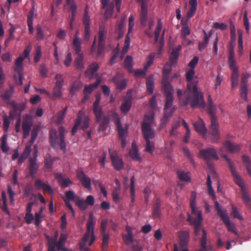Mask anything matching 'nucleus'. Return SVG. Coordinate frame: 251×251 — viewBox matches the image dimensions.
<instances>
[{
	"label": "nucleus",
	"instance_id": "nucleus-1",
	"mask_svg": "<svg viewBox=\"0 0 251 251\" xmlns=\"http://www.w3.org/2000/svg\"><path fill=\"white\" fill-rule=\"evenodd\" d=\"M194 74L195 71L193 69H190L187 72L186 78L188 82L187 89L183 94L180 89L177 90L179 102L181 105L187 106L190 103L192 108L199 106L200 108H204L205 102L203 94L198 90L197 83L192 82Z\"/></svg>",
	"mask_w": 251,
	"mask_h": 251
},
{
	"label": "nucleus",
	"instance_id": "nucleus-36",
	"mask_svg": "<svg viewBox=\"0 0 251 251\" xmlns=\"http://www.w3.org/2000/svg\"><path fill=\"white\" fill-rule=\"evenodd\" d=\"M161 201L159 198H157L153 208L152 216L153 218H159L161 214Z\"/></svg>",
	"mask_w": 251,
	"mask_h": 251
},
{
	"label": "nucleus",
	"instance_id": "nucleus-55",
	"mask_svg": "<svg viewBox=\"0 0 251 251\" xmlns=\"http://www.w3.org/2000/svg\"><path fill=\"white\" fill-rule=\"evenodd\" d=\"M130 195H131V202L133 203L135 201V190H134V181L135 178L134 176H133L131 178L130 180Z\"/></svg>",
	"mask_w": 251,
	"mask_h": 251
},
{
	"label": "nucleus",
	"instance_id": "nucleus-7",
	"mask_svg": "<svg viewBox=\"0 0 251 251\" xmlns=\"http://www.w3.org/2000/svg\"><path fill=\"white\" fill-rule=\"evenodd\" d=\"M90 119L85 112L83 111H79L78 112L77 118L75 122V124L72 129V134L74 135L79 126L82 129L87 128L89 126Z\"/></svg>",
	"mask_w": 251,
	"mask_h": 251
},
{
	"label": "nucleus",
	"instance_id": "nucleus-42",
	"mask_svg": "<svg viewBox=\"0 0 251 251\" xmlns=\"http://www.w3.org/2000/svg\"><path fill=\"white\" fill-rule=\"evenodd\" d=\"M189 3L191 5V7L187 13V17L191 18L194 16L197 10V0H190Z\"/></svg>",
	"mask_w": 251,
	"mask_h": 251
},
{
	"label": "nucleus",
	"instance_id": "nucleus-6",
	"mask_svg": "<svg viewBox=\"0 0 251 251\" xmlns=\"http://www.w3.org/2000/svg\"><path fill=\"white\" fill-rule=\"evenodd\" d=\"M96 221L94 220V216L90 214L86 225L87 231L82 238L83 244H81L80 247L83 248L85 244L89 241V246H91L95 240L94 235V226Z\"/></svg>",
	"mask_w": 251,
	"mask_h": 251
},
{
	"label": "nucleus",
	"instance_id": "nucleus-56",
	"mask_svg": "<svg viewBox=\"0 0 251 251\" xmlns=\"http://www.w3.org/2000/svg\"><path fill=\"white\" fill-rule=\"evenodd\" d=\"M180 122L179 121H176L173 123L172 125V128L170 131V135L171 136L176 137L177 134L176 131L179 127Z\"/></svg>",
	"mask_w": 251,
	"mask_h": 251
},
{
	"label": "nucleus",
	"instance_id": "nucleus-63",
	"mask_svg": "<svg viewBox=\"0 0 251 251\" xmlns=\"http://www.w3.org/2000/svg\"><path fill=\"white\" fill-rule=\"evenodd\" d=\"M129 155L133 159L137 161L140 160V157L138 152V150L136 148L130 150L129 152Z\"/></svg>",
	"mask_w": 251,
	"mask_h": 251
},
{
	"label": "nucleus",
	"instance_id": "nucleus-41",
	"mask_svg": "<svg viewBox=\"0 0 251 251\" xmlns=\"http://www.w3.org/2000/svg\"><path fill=\"white\" fill-rule=\"evenodd\" d=\"M189 3L191 5V7L187 13V17L191 18L194 16L197 10V0H190Z\"/></svg>",
	"mask_w": 251,
	"mask_h": 251
},
{
	"label": "nucleus",
	"instance_id": "nucleus-28",
	"mask_svg": "<svg viewBox=\"0 0 251 251\" xmlns=\"http://www.w3.org/2000/svg\"><path fill=\"white\" fill-rule=\"evenodd\" d=\"M224 147L230 153L238 152L241 149V147L239 144L232 143L229 141H226L225 143Z\"/></svg>",
	"mask_w": 251,
	"mask_h": 251
},
{
	"label": "nucleus",
	"instance_id": "nucleus-58",
	"mask_svg": "<svg viewBox=\"0 0 251 251\" xmlns=\"http://www.w3.org/2000/svg\"><path fill=\"white\" fill-rule=\"evenodd\" d=\"M191 32L190 29L188 25H183L181 30V35L183 39H186V37L190 35Z\"/></svg>",
	"mask_w": 251,
	"mask_h": 251
},
{
	"label": "nucleus",
	"instance_id": "nucleus-44",
	"mask_svg": "<svg viewBox=\"0 0 251 251\" xmlns=\"http://www.w3.org/2000/svg\"><path fill=\"white\" fill-rule=\"evenodd\" d=\"M207 187L208 194L211 196L213 200H215L216 197L215 195L214 191L212 187V181L209 175L207 176Z\"/></svg>",
	"mask_w": 251,
	"mask_h": 251
},
{
	"label": "nucleus",
	"instance_id": "nucleus-31",
	"mask_svg": "<svg viewBox=\"0 0 251 251\" xmlns=\"http://www.w3.org/2000/svg\"><path fill=\"white\" fill-rule=\"evenodd\" d=\"M100 83H101V79L99 78H97L96 81L95 83L90 84L89 85H85L84 90L83 91V94L90 95L93 92V90L94 89L97 88L98 87V86L100 84Z\"/></svg>",
	"mask_w": 251,
	"mask_h": 251
},
{
	"label": "nucleus",
	"instance_id": "nucleus-43",
	"mask_svg": "<svg viewBox=\"0 0 251 251\" xmlns=\"http://www.w3.org/2000/svg\"><path fill=\"white\" fill-rule=\"evenodd\" d=\"M163 77L162 81V90L163 91H165L168 88L169 89L170 88L171 90H174L172 86L171 85L170 82H169V75L164 74H163Z\"/></svg>",
	"mask_w": 251,
	"mask_h": 251
},
{
	"label": "nucleus",
	"instance_id": "nucleus-40",
	"mask_svg": "<svg viewBox=\"0 0 251 251\" xmlns=\"http://www.w3.org/2000/svg\"><path fill=\"white\" fill-rule=\"evenodd\" d=\"M124 67L126 68L129 73H132V66H133V58L131 56L127 55L124 62Z\"/></svg>",
	"mask_w": 251,
	"mask_h": 251
},
{
	"label": "nucleus",
	"instance_id": "nucleus-26",
	"mask_svg": "<svg viewBox=\"0 0 251 251\" xmlns=\"http://www.w3.org/2000/svg\"><path fill=\"white\" fill-rule=\"evenodd\" d=\"M228 64L229 68L232 70H238L236 66V61L235 59V53L233 47H230L229 49V55L228 58Z\"/></svg>",
	"mask_w": 251,
	"mask_h": 251
},
{
	"label": "nucleus",
	"instance_id": "nucleus-25",
	"mask_svg": "<svg viewBox=\"0 0 251 251\" xmlns=\"http://www.w3.org/2000/svg\"><path fill=\"white\" fill-rule=\"evenodd\" d=\"M194 128L197 132L202 135L203 136H206V128L205 126V124L201 119L196 123L193 124Z\"/></svg>",
	"mask_w": 251,
	"mask_h": 251
},
{
	"label": "nucleus",
	"instance_id": "nucleus-64",
	"mask_svg": "<svg viewBox=\"0 0 251 251\" xmlns=\"http://www.w3.org/2000/svg\"><path fill=\"white\" fill-rule=\"evenodd\" d=\"M251 76V75L248 73L243 74L241 77V86H247V83L249 78Z\"/></svg>",
	"mask_w": 251,
	"mask_h": 251
},
{
	"label": "nucleus",
	"instance_id": "nucleus-16",
	"mask_svg": "<svg viewBox=\"0 0 251 251\" xmlns=\"http://www.w3.org/2000/svg\"><path fill=\"white\" fill-rule=\"evenodd\" d=\"M106 34L107 31L103 28L100 27L99 31L97 56L101 54L105 47Z\"/></svg>",
	"mask_w": 251,
	"mask_h": 251
},
{
	"label": "nucleus",
	"instance_id": "nucleus-49",
	"mask_svg": "<svg viewBox=\"0 0 251 251\" xmlns=\"http://www.w3.org/2000/svg\"><path fill=\"white\" fill-rule=\"evenodd\" d=\"M93 111L96 116L97 122H100L102 119L103 112L100 106L93 107Z\"/></svg>",
	"mask_w": 251,
	"mask_h": 251
},
{
	"label": "nucleus",
	"instance_id": "nucleus-53",
	"mask_svg": "<svg viewBox=\"0 0 251 251\" xmlns=\"http://www.w3.org/2000/svg\"><path fill=\"white\" fill-rule=\"evenodd\" d=\"M146 87L147 91L150 94L153 92V79L152 77H149L147 79Z\"/></svg>",
	"mask_w": 251,
	"mask_h": 251
},
{
	"label": "nucleus",
	"instance_id": "nucleus-48",
	"mask_svg": "<svg viewBox=\"0 0 251 251\" xmlns=\"http://www.w3.org/2000/svg\"><path fill=\"white\" fill-rule=\"evenodd\" d=\"M49 239L48 243V251H57L56 247L57 248L56 240L53 238H49V236H47Z\"/></svg>",
	"mask_w": 251,
	"mask_h": 251
},
{
	"label": "nucleus",
	"instance_id": "nucleus-62",
	"mask_svg": "<svg viewBox=\"0 0 251 251\" xmlns=\"http://www.w3.org/2000/svg\"><path fill=\"white\" fill-rule=\"evenodd\" d=\"M209 40V37L204 38V40L199 43V50L202 51L207 46Z\"/></svg>",
	"mask_w": 251,
	"mask_h": 251
},
{
	"label": "nucleus",
	"instance_id": "nucleus-38",
	"mask_svg": "<svg viewBox=\"0 0 251 251\" xmlns=\"http://www.w3.org/2000/svg\"><path fill=\"white\" fill-rule=\"evenodd\" d=\"M131 106V98L128 97L126 99L121 106V110L124 113H126Z\"/></svg>",
	"mask_w": 251,
	"mask_h": 251
},
{
	"label": "nucleus",
	"instance_id": "nucleus-5",
	"mask_svg": "<svg viewBox=\"0 0 251 251\" xmlns=\"http://www.w3.org/2000/svg\"><path fill=\"white\" fill-rule=\"evenodd\" d=\"M65 196L69 200L73 201L78 207L81 210L86 209L88 206H93L95 203L94 198L92 195H89L87 197L85 200L75 199V194L74 191L70 190L66 192Z\"/></svg>",
	"mask_w": 251,
	"mask_h": 251
},
{
	"label": "nucleus",
	"instance_id": "nucleus-19",
	"mask_svg": "<svg viewBox=\"0 0 251 251\" xmlns=\"http://www.w3.org/2000/svg\"><path fill=\"white\" fill-rule=\"evenodd\" d=\"M32 126V119L28 116L24 118L22 123V129L24 132L23 137L26 138L29 134L31 128Z\"/></svg>",
	"mask_w": 251,
	"mask_h": 251
},
{
	"label": "nucleus",
	"instance_id": "nucleus-35",
	"mask_svg": "<svg viewBox=\"0 0 251 251\" xmlns=\"http://www.w3.org/2000/svg\"><path fill=\"white\" fill-rule=\"evenodd\" d=\"M75 54L77 55V56L75 60V66L76 69L79 70H82L84 68V64H83V54L81 52V49L79 50V51L78 53H75Z\"/></svg>",
	"mask_w": 251,
	"mask_h": 251
},
{
	"label": "nucleus",
	"instance_id": "nucleus-20",
	"mask_svg": "<svg viewBox=\"0 0 251 251\" xmlns=\"http://www.w3.org/2000/svg\"><path fill=\"white\" fill-rule=\"evenodd\" d=\"M112 81L119 90H123L126 87V82L121 74L118 73L112 78Z\"/></svg>",
	"mask_w": 251,
	"mask_h": 251
},
{
	"label": "nucleus",
	"instance_id": "nucleus-30",
	"mask_svg": "<svg viewBox=\"0 0 251 251\" xmlns=\"http://www.w3.org/2000/svg\"><path fill=\"white\" fill-rule=\"evenodd\" d=\"M99 66L96 62H94L90 64L85 72L86 76L90 78H92L95 75V73L97 72Z\"/></svg>",
	"mask_w": 251,
	"mask_h": 251
},
{
	"label": "nucleus",
	"instance_id": "nucleus-33",
	"mask_svg": "<svg viewBox=\"0 0 251 251\" xmlns=\"http://www.w3.org/2000/svg\"><path fill=\"white\" fill-rule=\"evenodd\" d=\"M59 159L58 157H51V156L48 154L44 158V165L45 167L47 169H50L52 168L53 162Z\"/></svg>",
	"mask_w": 251,
	"mask_h": 251
},
{
	"label": "nucleus",
	"instance_id": "nucleus-4",
	"mask_svg": "<svg viewBox=\"0 0 251 251\" xmlns=\"http://www.w3.org/2000/svg\"><path fill=\"white\" fill-rule=\"evenodd\" d=\"M59 137L55 129H51L50 130V146L56 148L58 145L60 146V149L64 152L66 150V145L65 142V129L61 126L59 128Z\"/></svg>",
	"mask_w": 251,
	"mask_h": 251
},
{
	"label": "nucleus",
	"instance_id": "nucleus-23",
	"mask_svg": "<svg viewBox=\"0 0 251 251\" xmlns=\"http://www.w3.org/2000/svg\"><path fill=\"white\" fill-rule=\"evenodd\" d=\"M189 237L190 235L188 231L185 230L180 232L179 245L181 248H185L188 246Z\"/></svg>",
	"mask_w": 251,
	"mask_h": 251
},
{
	"label": "nucleus",
	"instance_id": "nucleus-59",
	"mask_svg": "<svg viewBox=\"0 0 251 251\" xmlns=\"http://www.w3.org/2000/svg\"><path fill=\"white\" fill-rule=\"evenodd\" d=\"M248 87L240 86V96L244 100V101H246L248 100Z\"/></svg>",
	"mask_w": 251,
	"mask_h": 251
},
{
	"label": "nucleus",
	"instance_id": "nucleus-21",
	"mask_svg": "<svg viewBox=\"0 0 251 251\" xmlns=\"http://www.w3.org/2000/svg\"><path fill=\"white\" fill-rule=\"evenodd\" d=\"M28 161L29 165L28 168L29 174L30 176L33 178L37 173L39 168V165L37 163L36 155H35L34 157H30L28 159Z\"/></svg>",
	"mask_w": 251,
	"mask_h": 251
},
{
	"label": "nucleus",
	"instance_id": "nucleus-51",
	"mask_svg": "<svg viewBox=\"0 0 251 251\" xmlns=\"http://www.w3.org/2000/svg\"><path fill=\"white\" fill-rule=\"evenodd\" d=\"M130 46V38L128 35H126L125 38L124 46L121 52V59L126 53Z\"/></svg>",
	"mask_w": 251,
	"mask_h": 251
},
{
	"label": "nucleus",
	"instance_id": "nucleus-9",
	"mask_svg": "<svg viewBox=\"0 0 251 251\" xmlns=\"http://www.w3.org/2000/svg\"><path fill=\"white\" fill-rule=\"evenodd\" d=\"M24 60V57L22 56H20L18 57L15 62V75L14 79L16 83L19 85H23V62Z\"/></svg>",
	"mask_w": 251,
	"mask_h": 251
},
{
	"label": "nucleus",
	"instance_id": "nucleus-2",
	"mask_svg": "<svg viewBox=\"0 0 251 251\" xmlns=\"http://www.w3.org/2000/svg\"><path fill=\"white\" fill-rule=\"evenodd\" d=\"M188 221L194 227L195 240H199L201 248L198 251H211L212 247L207 238V232L202 227V220L201 212H199L198 218H194L190 216L188 218Z\"/></svg>",
	"mask_w": 251,
	"mask_h": 251
},
{
	"label": "nucleus",
	"instance_id": "nucleus-29",
	"mask_svg": "<svg viewBox=\"0 0 251 251\" xmlns=\"http://www.w3.org/2000/svg\"><path fill=\"white\" fill-rule=\"evenodd\" d=\"M208 114L211 116V122L213 120H214L215 121H217L216 115H215V112L216 110V106L214 105L212 99L211 98L210 95L208 96Z\"/></svg>",
	"mask_w": 251,
	"mask_h": 251
},
{
	"label": "nucleus",
	"instance_id": "nucleus-57",
	"mask_svg": "<svg viewBox=\"0 0 251 251\" xmlns=\"http://www.w3.org/2000/svg\"><path fill=\"white\" fill-rule=\"evenodd\" d=\"M177 174L178 177L180 180L183 181H189L190 180V178L188 173L183 171H177Z\"/></svg>",
	"mask_w": 251,
	"mask_h": 251
},
{
	"label": "nucleus",
	"instance_id": "nucleus-12",
	"mask_svg": "<svg viewBox=\"0 0 251 251\" xmlns=\"http://www.w3.org/2000/svg\"><path fill=\"white\" fill-rule=\"evenodd\" d=\"M112 118L114 119V124L118 132L119 138H126L128 132V126H126L125 127H123L121 123L119 115L117 113H114L112 115Z\"/></svg>",
	"mask_w": 251,
	"mask_h": 251
},
{
	"label": "nucleus",
	"instance_id": "nucleus-54",
	"mask_svg": "<svg viewBox=\"0 0 251 251\" xmlns=\"http://www.w3.org/2000/svg\"><path fill=\"white\" fill-rule=\"evenodd\" d=\"M7 137L6 134H4L1 137V150L4 152H7L9 150V147L7 145Z\"/></svg>",
	"mask_w": 251,
	"mask_h": 251
},
{
	"label": "nucleus",
	"instance_id": "nucleus-47",
	"mask_svg": "<svg viewBox=\"0 0 251 251\" xmlns=\"http://www.w3.org/2000/svg\"><path fill=\"white\" fill-rule=\"evenodd\" d=\"M110 118L109 116H106L103 117L102 121L99 127V131H103L106 130L107 126L109 123Z\"/></svg>",
	"mask_w": 251,
	"mask_h": 251
},
{
	"label": "nucleus",
	"instance_id": "nucleus-18",
	"mask_svg": "<svg viewBox=\"0 0 251 251\" xmlns=\"http://www.w3.org/2000/svg\"><path fill=\"white\" fill-rule=\"evenodd\" d=\"M219 124L217 121L213 120L211 122L210 132L211 142L217 143L220 138V132L218 130Z\"/></svg>",
	"mask_w": 251,
	"mask_h": 251
},
{
	"label": "nucleus",
	"instance_id": "nucleus-37",
	"mask_svg": "<svg viewBox=\"0 0 251 251\" xmlns=\"http://www.w3.org/2000/svg\"><path fill=\"white\" fill-rule=\"evenodd\" d=\"M147 6H141L140 12V22L141 25L143 26H145L146 25V22L147 20Z\"/></svg>",
	"mask_w": 251,
	"mask_h": 251
},
{
	"label": "nucleus",
	"instance_id": "nucleus-34",
	"mask_svg": "<svg viewBox=\"0 0 251 251\" xmlns=\"http://www.w3.org/2000/svg\"><path fill=\"white\" fill-rule=\"evenodd\" d=\"M78 31H76L73 41V49L75 53H78L81 48V40L79 39Z\"/></svg>",
	"mask_w": 251,
	"mask_h": 251
},
{
	"label": "nucleus",
	"instance_id": "nucleus-3",
	"mask_svg": "<svg viewBox=\"0 0 251 251\" xmlns=\"http://www.w3.org/2000/svg\"><path fill=\"white\" fill-rule=\"evenodd\" d=\"M221 156L222 157H223L228 164L229 168L232 175L234 177L235 182L241 189L242 199L243 201L246 205L249 207H251V197L249 196L248 193L247 192L244 187V183L242 180L237 174L234 163L226 155L221 154Z\"/></svg>",
	"mask_w": 251,
	"mask_h": 251
},
{
	"label": "nucleus",
	"instance_id": "nucleus-10",
	"mask_svg": "<svg viewBox=\"0 0 251 251\" xmlns=\"http://www.w3.org/2000/svg\"><path fill=\"white\" fill-rule=\"evenodd\" d=\"M9 104L11 106L10 116L12 119L21 117L22 112L26 108V103L25 102L17 103L14 101H11Z\"/></svg>",
	"mask_w": 251,
	"mask_h": 251
},
{
	"label": "nucleus",
	"instance_id": "nucleus-22",
	"mask_svg": "<svg viewBox=\"0 0 251 251\" xmlns=\"http://www.w3.org/2000/svg\"><path fill=\"white\" fill-rule=\"evenodd\" d=\"M173 91L171 89L168 88L165 91H163L164 94L166 97L164 110H168L170 108L173 104Z\"/></svg>",
	"mask_w": 251,
	"mask_h": 251
},
{
	"label": "nucleus",
	"instance_id": "nucleus-8",
	"mask_svg": "<svg viewBox=\"0 0 251 251\" xmlns=\"http://www.w3.org/2000/svg\"><path fill=\"white\" fill-rule=\"evenodd\" d=\"M215 208L217 211V214L221 218L223 223L227 227L228 230L230 232L237 234V230L234 224H232L230 221V219L228 216L226 210H222L218 201L215 202Z\"/></svg>",
	"mask_w": 251,
	"mask_h": 251
},
{
	"label": "nucleus",
	"instance_id": "nucleus-14",
	"mask_svg": "<svg viewBox=\"0 0 251 251\" xmlns=\"http://www.w3.org/2000/svg\"><path fill=\"white\" fill-rule=\"evenodd\" d=\"M200 154L208 164L211 159L217 160L219 159L216 151L212 148L202 150L200 151Z\"/></svg>",
	"mask_w": 251,
	"mask_h": 251
},
{
	"label": "nucleus",
	"instance_id": "nucleus-27",
	"mask_svg": "<svg viewBox=\"0 0 251 251\" xmlns=\"http://www.w3.org/2000/svg\"><path fill=\"white\" fill-rule=\"evenodd\" d=\"M181 49V46L180 45L176 46L173 49L169 58V62L171 65H175L176 64L177 60L179 56V52Z\"/></svg>",
	"mask_w": 251,
	"mask_h": 251
},
{
	"label": "nucleus",
	"instance_id": "nucleus-17",
	"mask_svg": "<svg viewBox=\"0 0 251 251\" xmlns=\"http://www.w3.org/2000/svg\"><path fill=\"white\" fill-rule=\"evenodd\" d=\"M76 174L78 179L80 181L82 186L87 189H91V178L87 176L81 169L77 170L76 172Z\"/></svg>",
	"mask_w": 251,
	"mask_h": 251
},
{
	"label": "nucleus",
	"instance_id": "nucleus-15",
	"mask_svg": "<svg viewBox=\"0 0 251 251\" xmlns=\"http://www.w3.org/2000/svg\"><path fill=\"white\" fill-rule=\"evenodd\" d=\"M143 136L146 141H150L155 137V131L149 123L144 121L141 126Z\"/></svg>",
	"mask_w": 251,
	"mask_h": 251
},
{
	"label": "nucleus",
	"instance_id": "nucleus-13",
	"mask_svg": "<svg viewBox=\"0 0 251 251\" xmlns=\"http://www.w3.org/2000/svg\"><path fill=\"white\" fill-rule=\"evenodd\" d=\"M89 9L87 5L85 8L83 17V23L84 25V32L83 35V40L88 41L90 35V19L88 15Z\"/></svg>",
	"mask_w": 251,
	"mask_h": 251
},
{
	"label": "nucleus",
	"instance_id": "nucleus-52",
	"mask_svg": "<svg viewBox=\"0 0 251 251\" xmlns=\"http://www.w3.org/2000/svg\"><path fill=\"white\" fill-rule=\"evenodd\" d=\"M156 56V54L154 52H152L150 53L147 58V62L144 65L145 70H148V69L153 64V60Z\"/></svg>",
	"mask_w": 251,
	"mask_h": 251
},
{
	"label": "nucleus",
	"instance_id": "nucleus-32",
	"mask_svg": "<svg viewBox=\"0 0 251 251\" xmlns=\"http://www.w3.org/2000/svg\"><path fill=\"white\" fill-rule=\"evenodd\" d=\"M56 178L63 188L67 187L70 185L73 184V182L69 178H64L62 175L60 173H57L56 175Z\"/></svg>",
	"mask_w": 251,
	"mask_h": 251
},
{
	"label": "nucleus",
	"instance_id": "nucleus-61",
	"mask_svg": "<svg viewBox=\"0 0 251 251\" xmlns=\"http://www.w3.org/2000/svg\"><path fill=\"white\" fill-rule=\"evenodd\" d=\"M42 56L41 48L38 46L36 48L35 54L34 57V60L35 63L38 62Z\"/></svg>",
	"mask_w": 251,
	"mask_h": 251
},
{
	"label": "nucleus",
	"instance_id": "nucleus-39",
	"mask_svg": "<svg viewBox=\"0 0 251 251\" xmlns=\"http://www.w3.org/2000/svg\"><path fill=\"white\" fill-rule=\"evenodd\" d=\"M127 234L123 236V239L127 245H130L133 242V235L131 228L127 227Z\"/></svg>",
	"mask_w": 251,
	"mask_h": 251
},
{
	"label": "nucleus",
	"instance_id": "nucleus-46",
	"mask_svg": "<svg viewBox=\"0 0 251 251\" xmlns=\"http://www.w3.org/2000/svg\"><path fill=\"white\" fill-rule=\"evenodd\" d=\"M163 24L161 19H158L154 32V40L155 42H157L159 40L160 32L162 29Z\"/></svg>",
	"mask_w": 251,
	"mask_h": 251
},
{
	"label": "nucleus",
	"instance_id": "nucleus-60",
	"mask_svg": "<svg viewBox=\"0 0 251 251\" xmlns=\"http://www.w3.org/2000/svg\"><path fill=\"white\" fill-rule=\"evenodd\" d=\"M190 207L192 210V214L195 215L197 216V218H198V213L201 212V211L198 210L197 209L196 200H190Z\"/></svg>",
	"mask_w": 251,
	"mask_h": 251
},
{
	"label": "nucleus",
	"instance_id": "nucleus-50",
	"mask_svg": "<svg viewBox=\"0 0 251 251\" xmlns=\"http://www.w3.org/2000/svg\"><path fill=\"white\" fill-rule=\"evenodd\" d=\"M243 161L246 165L247 171L248 174L251 176V160L250 157L244 154L242 156Z\"/></svg>",
	"mask_w": 251,
	"mask_h": 251
},
{
	"label": "nucleus",
	"instance_id": "nucleus-45",
	"mask_svg": "<svg viewBox=\"0 0 251 251\" xmlns=\"http://www.w3.org/2000/svg\"><path fill=\"white\" fill-rule=\"evenodd\" d=\"M82 87V84L80 81H75L71 85L70 92L73 94L76 91L81 89Z\"/></svg>",
	"mask_w": 251,
	"mask_h": 251
},
{
	"label": "nucleus",
	"instance_id": "nucleus-24",
	"mask_svg": "<svg viewBox=\"0 0 251 251\" xmlns=\"http://www.w3.org/2000/svg\"><path fill=\"white\" fill-rule=\"evenodd\" d=\"M66 2L69 6V11L71 12L70 21L74 22L75 19L77 6L75 0H66Z\"/></svg>",
	"mask_w": 251,
	"mask_h": 251
},
{
	"label": "nucleus",
	"instance_id": "nucleus-11",
	"mask_svg": "<svg viewBox=\"0 0 251 251\" xmlns=\"http://www.w3.org/2000/svg\"><path fill=\"white\" fill-rule=\"evenodd\" d=\"M109 152L114 169L116 171L122 170L124 168V163L122 159L118 156L117 151L112 149H109Z\"/></svg>",
	"mask_w": 251,
	"mask_h": 251
}]
</instances>
